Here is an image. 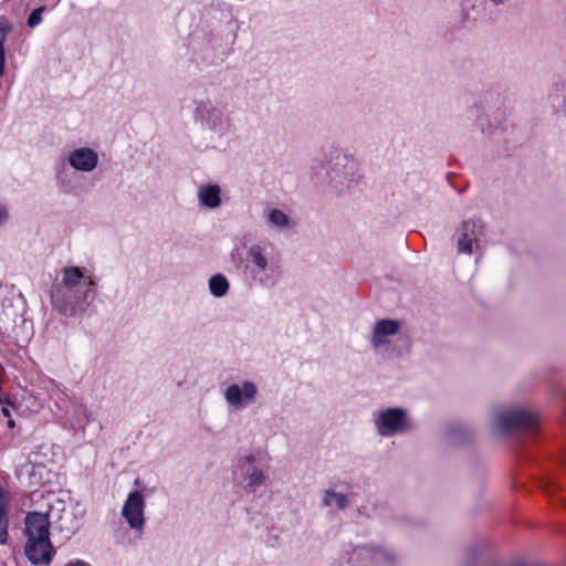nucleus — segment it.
<instances>
[{
	"label": "nucleus",
	"instance_id": "nucleus-1",
	"mask_svg": "<svg viewBox=\"0 0 566 566\" xmlns=\"http://www.w3.org/2000/svg\"><path fill=\"white\" fill-rule=\"evenodd\" d=\"M61 274V282L51 293L53 310L67 317L83 314L95 298L96 282L77 266H65Z\"/></svg>",
	"mask_w": 566,
	"mask_h": 566
},
{
	"label": "nucleus",
	"instance_id": "nucleus-2",
	"mask_svg": "<svg viewBox=\"0 0 566 566\" xmlns=\"http://www.w3.org/2000/svg\"><path fill=\"white\" fill-rule=\"evenodd\" d=\"M361 178L358 161L340 150H333L324 161L311 167V180L317 187L343 195L355 188Z\"/></svg>",
	"mask_w": 566,
	"mask_h": 566
},
{
	"label": "nucleus",
	"instance_id": "nucleus-3",
	"mask_svg": "<svg viewBox=\"0 0 566 566\" xmlns=\"http://www.w3.org/2000/svg\"><path fill=\"white\" fill-rule=\"evenodd\" d=\"M243 274L250 285L275 286L283 275L281 253L271 243L255 242L245 247Z\"/></svg>",
	"mask_w": 566,
	"mask_h": 566
},
{
	"label": "nucleus",
	"instance_id": "nucleus-4",
	"mask_svg": "<svg viewBox=\"0 0 566 566\" xmlns=\"http://www.w3.org/2000/svg\"><path fill=\"white\" fill-rule=\"evenodd\" d=\"M55 497L54 493L48 494L49 511L42 512H29L24 517V535L27 537L25 543V556L33 565L48 566L55 549L50 541V514L53 513L54 505L52 499Z\"/></svg>",
	"mask_w": 566,
	"mask_h": 566
},
{
	"label": "nucleus",
	"instance_id": "nucleus-5",
	"mask_svg": "<svg viewBox=\"0 0 566 566\" xmlns=\"http://www.w3.org/2000/svg\"><path fill=\"white\" fill-rule=\"evenodd\" d=\"M192 119L210 143L226 139L234 129L228 103L211 97L195 99Z\"/></svg>",
	"mask_w": 566,
	"mask_h": 566
},
{
	"label": "nucleus",
	"instance_id": "nucleus-6",
	"mask_svg": "<svg viewBox=\"0 0 566 566\" xmlns=\"http://www.w3.org/2000/svg\"><path fill=\"white\" fill-rule=\"evenodd\" d=\"M401 555L390 546L366 544L348 552L347 563L352 566H399Z\"/></svg>",
	"mask_w": 566,
	"mask_h": 566
},
{
	"label": "nucleus",
	"instance_id": "nucleus-7",
	"mask_svg": "<svg viewBox=\"0 0 566 566\" xmlns=\"http://www.w3.org/2000/svg\"><path fill=\"white\" fill-rule=\"evenodd\" d=\"M374 427L378 436L392 438L403 436L415 429V422L408 411L401 407H389L374 415Z\"/></svg>",
	"mask_w": 566,
	"mask_h": 566
},
{
	"label": "nucleus",
	"instance_id": "nucleus-8",
	"mask_svg": "<svg viewBox=\"0 0 566 566\" xmlns=\"http://www.w3.org/2000/svg\"><path fill=\"white\" fill-rule=\"evenodd\" d=\"M536 424L535 416L522 408L499 407L491 416L492 429L500 434L512 430L533 431Z\"/></svg>",
	"mask_w": 566,
	"mask_h": 566
},
{
	"label": "nucleus",
	"instance_id": "nucleus-9",
	"mask_svg": "<svg viewBox=\"0 0 566 566\" xmlns=\"http://www.w3.org/2000/svg\"><path fill=\"white\" fill-rule=\"evenodd\" d=\"M234 480L242 484L247 493L254 494L266 481L265 472L258 465L254 454H247L238 460L233 471Z\"/></svg>",
	"mask_w": 566,
	"mask_h": 566
},
{
	"label": "nucleus",
	"instance_id": "nucleus-10",
	"mask_svg": "<svg viewBox=\"0 0 566 566\" xmlns=\"http://www.w3.org/2000/svg\"><path fill=\"white\" fill-rule=\"evenodd\" d=\"M485 234V223L481 218L468 219L461 222L454 233L459 253L472 254L479 247L480 239Z\"/></svg>",
	"mask_w": 566,
	"mask_h": 566
},
{
	"label": "nucleus",
	"instance_id": "nucleus-11",
	"mask_svg": "<svg viewBox=\"0 0 566 566\" xmlns=\"http://www.w3.org/2000/svg\"><path fill=\"white\" fill-rule=\"evenodd\" d=\"M258 387L251 380H244L242 384H231L223 392L227 405L235 411L243 410L255 401Z\"/></svg>",
	"mask_w": 566,
	"mask_h": 566
},
{
	"label": "nucleus",
	"instance_id": "nucleus-12",
	"mask_svg": "<svg viewBox=\"0 0 566 566\" xmlns=\"http://www.w3.org/2000/svg\"><path fill=\"white\" fill-rule=\"evenodd\" d=\"M145 500L139 491L130 492L124 502L122 509V515L129 525V527L136 532L142 533L145 526Z\"/></svg>",
	"mask_w": 566,
	"mask_h": 566
},
{
	"label": "nucleus",
	"instance_id": "nucleus-13",
	"mask_svg": "<svg viewBox=\"0 0 566 566\" xmlns=\"http://www.w3.org/2000/svg\"><path fill=\"white\" fill-rule=\"evenodd\" d=\"M69 164L72 168L83 172L94 170L98 164V155L87 147L76 148L69 155Z\"/></svg>",
	"mask_w": 566,
	"mask_h": 566
},
{
	"label": "nucleus",
	"instance_id": "nucleus-14",
	"mask_svg": "<svg viewBox=\"0 0 566 566\" xmlns=\"http://www.w3.org/2000/svg\"><path fill=\"white\" fill-rule=\"evenodd\" d=\"M400 324L396 319L384 318L377 321L371 331L370 343L375 348L388 344V337L398 333Z\"/></svg>",
	"mask_w": 566,
	"mask_h": 566
},
{
	"label": "nucleus",
	"instance_id": "nucleus-15",
	"mask_svg": "<svg viewBox=\"0 0 566 566\" xmlns=\"http://www.w3.org/2000/svg\"><path fill=\"white\" fill-rule=\"evenodd\" d=\"M46 468L43 464L27 462L19 467L17 475L24 486L35 489L42 484Z\"/></svg>",
	"mask_w": 566,
	"mask_h": 566
},
{
	"label": "nucleus",
	"instance_id": "nucleus-16",
	"mask_svg": "<svg viewBox=\"0 0 566 566\" xmlns=\"http://www.w3.org/2000/svg\"><path fill=\"white\" fill-rule=\"evenodd\" d=\"M230 53V48L223 43L221 36L211 35L203 49V60L209 64H216L224 60Z\"/></svg>",
	"mask_w": 566,
	"mask_h": 566
},
{
	"label": "nucleus",
	"instance_id": "nucleus-17",
	"mask_svg": "<svg viewBox=\"0 0 566 566\" xmlns=\"http://www.w3.org/2000/svg\"><path fill=\"white\" fill-rule=\"evenodd\" d=\"M54 501L57 504V511L61 512L56 527L60 530V532L65 534V537L70 538L77 532L80 527V521L76 518L73 512L65 510L63 501L59 500L56 496L52 499V503Z\"/></svg>",
	"mask_w": 566,
	"mask_h": 566
},
{
	"label": "nucleus",
	"instance_id": "nucleus-18",
	"mask_svg": "<svg viewBox=\"0 0 566 566\" xmlns=\"http://www.w3.org/2000/svg\"><path fill=\"white\" fill-rule=\"evenodd\" d=\"M221 188L218 185H205L198 189V200L202 207L216 209L221 205Z\"/></svg>",
	"mask_w": 566,
	"mask_h": 566
},
{
	"label": "nucleus",
	"instance_id": "nucleus-19",
	"mask_svg": "<svg viewBox=\"0 0 566 566\" xmlns=\"http://www.w3.org/2000/svg\"><path fill=\"white\" fill-rule=\"evenodd\" d=\"M266 224L271 229L287 230L291 227V218L287 213L279 208H272L265 212Z\"/></svg>",
	"mask_w": 566,
	"mask_h": 566
},
{
	"label": "nucleus",
	"instance_id": "nucleus-20",
	"mask_svg": "<svg viewBox=\"0 0 566 566\" xmlns=\"http://www.w3.org/2000/svg\"><path fill=\"white\" fill-rule=\"evenodd\" d=\"M322 505L324 507L335 505L337 510L343 511L348 507L349 500L346 494L327 489L323 492Z\"/></svg>",
	"mask_w": 566,
	"mask_h": 566
},
{
	"label": "nucleus",
	"instance_id": "nucleus-21",
	"mask_svg": "<svg viewBox=\"0 0 566 566\" xmlns=\"http://www.w3.org/2000/svg\"><path fill=\"white\" fill-rule=\"evenodd\" d=\"M229 287V281L223 274H214L209 279V291L214 297L224 296Z\"/></svg>",
	"mask_w": 566,
	"mask_h": 566
},
{
	"label": "nucleus",
	"instance_id": "nucleus-22",
	"mask_svg": "<svg viewBox=\"0 0 566 566\" xmlns=\"http://www.w3.org/2000/svg\"><path fill=\"white\" fill-rule=\"evenodd\" d=\"M44 7H40L38 9H34L29 18H28V25L30 28H35L36 25H39L42 21V12L44 11Z\"/></svg>",
	"mask_w": 566,
	"mask_h": 566
},
{
	"label": "nucleus",
	"instance_id": "nucleus-23",
	"mask_svg": "<svg viewBox=\"0 0 566 566\" xmlns=\"http://www.w3.org/2000/svg\"><path fill=\"white\" fill-rule=\"evenodd\" d=\"M0 63H6L4 38L0 36Z\"/></svg>",
	"mask_w": 566,
	"mask_h": 566
},
{
	"label": "nucleus",
	"instance_id": "nucleus-24",
	"mask_svg": "<svg viewBox=\"0 0 566 566\" xmlns=\"http://www.w3.org/2000/svg\"><path fill=\"white\" fill-rule=\"evenodd\" d=\"M8 219V211L6 207L0 205V224H2Z\"/></svg>",
	"mask_w": 566,
	"mask_h": 566
},
{
	"label": "nucleus",
	"instance_id": "nucleus-25",
	"mask_svg": "<svg viewBox=\"0 0 566 566\" xmlns=\"http://www.w3.org/2000/svg\"><path fill=\"white\" fill-rule=\"evenodd\" d=\"M65 566H91V565L84 560L76 559V560L67 563Z\"/></svg>",
	"mask_w": 566,
	"mask_h": 566
},
{
	"label": "nucleus",
	"instance_id": "nucleus-26",
	"mask_svg": "<svg viewBox=\"0 0 566 566\" xmlns=\"http://www.w3.org/2000/svg\"><path fill=\"white\" fill-rule=\"evenodd\" d=\"M489 1L495 6H501V4H505L509 0H489Z\"/></svg>",
	"mask_w": 566,
	"mask_h": 566
},
{
	"label": "nucleus",
	"instance_id": "nucleus-27",
	"mask_svg": "<svg viewBox=\"0 0 566 566\" xmlns=\"http://www.w3.org/2000/svg\"><path fill=\"white\" fill-rule=\"evenodd\" d=\"M2 415H3L4 417L10 418V417H11L10 409H9L8 407H2Z\"/></svg>",
	"mask_w": 566,
	"mask_h": 566
},
{
	"label": "nucleus",
	"instance_id": "nucleus-28",
	"mask_svg": "<svg viewBox=\"0 0 566 566\" xmlns=\"http://www.w3.org/2000/svg\"><path fill=\"white\" fill-rule=\"evenodd\" d=\"M14 426H15L14 420H12V419H10V418H9V420H8V427H9L10 429H12V428H14Z\"/></svg>",
	"mask_w": 566,
	"mask_h": 566
},
{
	"label": "nucleus",
	"instance_id": "nucleus-29",
	"mask_svg": "<svg viewBox=\"0 0 566 566\" xmlns=\"http://www.w3.org/2000/svg\"><path fill=\"white\" fill-rule=\"evenodd\" d=\"M6 63H0V76L4 74Z\"/></svg>",
	"mask_w": 566,
	"mask_h": 566
}]
</instances>
